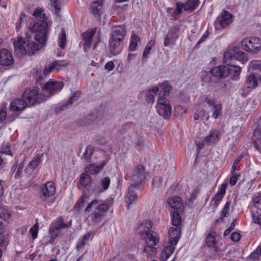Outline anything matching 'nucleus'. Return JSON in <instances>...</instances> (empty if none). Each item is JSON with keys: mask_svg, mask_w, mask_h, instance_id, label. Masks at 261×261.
<instances>
[{"mask_svg": "<svg viewBox=\"0 0 261 261\" xmlns=\"http://www.w3.org/2000/svg\"><path fill=\"white\" fill-rule=\"evenodd\" d=\"M28 106L27 102L23 98H16L11 102L10 110L12 111L21 112Z\"/></svg>", "mask_w": 261, "mask_h": 261, "instance_id": "nucleus-21", "label": "nucleus"}, {"mask_svg": "<svg viewBox=\"0 0 261 261\" xmlns=\"http://www.w3.org/2000/svg\"><path fill=\"white\" fill-rule=\"evenodd\" d=\"M23 167L24 163L23 162L18 164V168L14 175L15 178H19L21 176Z\"/></svg>", "mask_w": 261, "mask_h": 261, "instance_id": "nucleus-57", "label": "nucleus"}, {"mask_svg": "<svg viewBox=\"0 0 261 261\" xmlns=\"http://www.w3.org/2000/svg\"><path fill=\"white\" fill-rule=\"evenodd\" d=\"M158 99L156 108L158 114L165 119L170 118L172 113V107L170 101L166 96H168L172 90V86L168 81H164L159 84Z\"/></svg>", "mask_w": 261, "mask_h": 261, "instance_id": "nucleus-3", "label": "nucleus"}, {"mask_svg": "<svg viewBox=\"0 0 261 261\" xmlns=\"http://www.w3.org/2000/svg\"><path fill=\"white\" fill-rule=\"evenodd\" d=\"M140 41V38L136 34L132 35L128 50L129 51H135L137 48L138 42Z\"/></svg>", "mask_w": 261, "mask_h": 261, "instance_id": "nucleus-34", "label": "nucleus"}, {"mask_svg": "<svg viewBox=\"0 0 261 261\" xmlns=\"http://www.w3.org/2000/svg\"><path fill=\"white\" fill-rule=\"evenodd\" d=\"M180 31V25L177 24L172 27L165 38L164 45L168 46L169 45H174L175 41L178 38V33Z\"/></svg>", "mask_w": 261, "mask_h": 261, "instance_id": "nucleus-16", "label": "nucleus"}, {"mask_svg": "<svg viewBox=\"0 0 261 261\" xmlns=\"http://www.w3.org/2000/svg\"><path fill=\"white\" fill-rule=\"evenodd\" d=\"M184 9L183 3L177 2L176 3V9L171 15V17L175 20L176 16L180 15Z\"/></svg>", "mask_w": 261, "mask_h": 261, "instance_id": "nucleus-37", "label": "nucleus"}, {"mask_svg": "<svg viewBox=\"0 0 261 261\" xmlns=\"http://www.w3.org/2000/svg\"><path fill=\"white\" fill-rule=\"evenodd\" d=\"M183 212H172L171 214L172 225L176 226L175 228H179L180 230H181V228L180 227V225L181 224L180 215Z\"/></svg>", "mask_w": 261, "mask_h": 261, "instance_id": "nucleus-32", "label": "nucleus"}, {"mask_svg": "<svg viewBox=\"0 0 261 261\" xmlns=\"http://www.w3.org/2000/svg\"><path fill=\"white\" fill-rule=\"evenodd\" d=\"M33 16L38 20H39L41 22H35L32 24L30 23L29 30H32L33 32H37L38 30V25L41 24L43 23L46 24V27H45V30L46 31V36L47 37V34L49 31V26L51 25V23L49 21H47V17L44 12V10L42 8H36L33 13Z\"/></svg>", "mask_w": 261, "mask_h": 261, "instance_id": "nucleus-10", "label": "nucleus"}, {"mask_svg": "<svg viewBox=\"0 0 261 261\" xmlns=\"http://www.w3.org/2000/svg\"><path fill=\"white\" fill-rule=\"evenodd\" d=\"M55 192V184L53 181H48L46 184H43L41 187L40 198L41 200L46 202L47 204L50 205L54 200H50L49 198L54 195Z\"/></svg>", "mask_w": 261, "mask_h": 261, "instance_id": "nucleus-11", "label": "nucleus"}, {"mask_svg": "<svg viewBox=\"0 0 261 261\" xmlns=\"http://www.w3.org/2000/svg\"><path fill=\"white\" fill-rule=\"evenodd\" d=\"M91 234L90 233H87L85 234L83 239L77 243L76 248L77 250H80L82 249L86 244V242L90 239Z\"/></svg>", "mask_w": 261, "mask_h": 261, "instance_id": "nucleus-41", "label": "nucleus"}, {"mask_svg": "<svg viewBox=\"0 0 261 261\" xmlns=\"http://www.w3.org/2000/svg\"><path fill=\"white\" fill-rule=\"evenodd\" d=\"M51 6L55 9V14L59 16L61 10V0H50Z\"/></svg>", "mask_w": 261, "mask_h": 261, "instance_id": "nucleus-40", "label": "nucleus"}, {"mask_svg": "<svg viewBox=\"0 0 261 261\" xmlns=\"http://www.w3.org/2000/svg\"><path fill=\"white\" fill-rule=\"evenodd\" d=\"M12 53L6 48L0 49V65L2 66H9L14 64Z\"/></svg>", "mask_w": 261, "mask_h": 261, "instance_id": "nucleus-17", "label": "nucleus"}, {"mask_svg": "<svg viewBox=\"0 0 261 261\" xmlns=\"http://www.w3.org/2000/svg\"><path fill=\"white\" fill-rule=\"evenodd\" d=\"M252 218L253 219V222L254 223L261 225V214L258 215H256L254 213H252Z\"/></svg>", "mask_w": 261, "mask_h": 261, "instance_id": "nucleus-58", "label": "nucleus"}, {"mask_svg": "<svg viewBox=\"0 0 261 261\" xmlns=\"http://www.w3.org/2000/svg\"><path fill=\"white\" fill-rule=\"evenodd\" d=\"M7 118V107L5 105L0 110V122L1 123L5 122Z\"/></svg>", "mask_w": 261, "mask_h": 261, "instance_id": "nucleus-50", "label": "nucleus"}, {"mask_svg": "<svg viewBox=\"0 0 261 261\" xmlns=\"http://www.w3.org/2000/svg\"><path fill=\"white\" fill-rule=\"evenodd\" d=\"M42 154H37L34 156L31 162L29 163L27 167L25 169V172H29L31 174L38 167L41 160Z\"/></svg>", "mask_w": 261, "mask_h": 261, "instance_id": "nucleus-25", "label": "nucleus"}, {"mask_svg": "<svg viewBox=\"0 0 261 261\" xmlns=\"http://www.w3.org/2000/svg\"><path fill=\"white\" fill-rule=\"evenodd\" d=\"M22 97L29 106H33L46 100L45 95L39 93L37 89H27L22 93Z\"/></svg>", "mask_w": 261, "mask_h": 261, "instance_id": "nucleus-8", "label": "nucleus"}, {"mask_svg": "<svg viewBox=\"0 0 261 261\" xmlns=\"http://www.w3.org/2000/svg\"><path fill=\"white\" fill-rule=\"evenodd\" d=\"M134 187H135L133 184H132L128 189V194L125 199V201L127 203V206L128 208H129V205L136 199L137 197V194L132 190V189Z\"/></svg>", "mask_w": 261, "mask_h": 261, "instance_id": "nucleus-33", "label": "nucleus"}, {"mask_svg": "<svg viewBox=\"0 0 261 261\" xmlns=\"http://www.w3.org/2000/svg\"><path fill=\"white\" fill-rule=\"evenodd\" d=\"M231 172L232 175L230 177L229 183L231 186H233L236 184L238 178L240 176V174L238 172V170H234L233 171V170H231Z\"/></svg>", "mask_w": 261, "mask_h": 261, "instance_id": "nucleus-46", "label": "nucleus"}, {"mask_svg": "<svg viewBox=\"0 0 261 261\" xmlns=\"http://www.w3.org/2000/svg\"><path fill=\"white\" fill-rule=\"evenodd\" d=\"M49 231L50 233V236H52L53 238L57 237L60 232V231L58 229H55V227L53 226L52 224L49 228Z\"/></svg>", "mask_w": 261, "mask_h": 261, "instance_id": "nucleus-56", "label": "nucleus"}, {"mask_svg": "<svg viewBox=\"0 0 261 261\" xmlns=\"http://www.w3.org/2000/svg\"><path fill=\"white\" fill-rule=\"evenodd\" d=\"M169 245L166 246L161 254V260L166 261L175 250V246L177 244L180 238V229L179 228L170 227L169 229Z\"/></svg>", "mask_w": 261, "mask_h": 261, "instance_id": "nucleus-7", "label": "nucleus"}, {"mask_svg": "<svg viewBox=\"0 0 261 261\" xmlns=\"http://www.w3.org/2000/svg\"><path fill=\"white\" fill-rule=\"evenodd\" d=\"M208 35H209V33L208 32V31H206L204 34L202 36V37H201V38L198 41V42H197V44L195 46V47H196L198 45H199V44H200L201 43H202L203 42L205 41V40H206V39L207 38V37L208 36Z\"/></svg>", "mask_w": 261, "mask_h": 261, "instance_id": "nucleus-61", "label": "nucleus"}, {"mask_svg": "<svg viewBox=\"0 0 261 261\" xmlns=\"http://www.w3.org/2000/svg\"><path fill=\"white\" fill-rule=\"evenodd\" d=\"M224 195V194L217 192V193L213 197L212 202L214 201V204L213 205L214 209H216L217 208Z\"/></svg>", "mask_w": 261, "mask_h": 261, "instance_id": "nucleus-42", "label": "nucleus"}, {"mask_svg": "<svg viewBox=\"0 0 261 261\" xmlns=\"http://www.w3.org/2000/svg\"><path fill=\"white\" fill-rule=\"evenodd\" d=\"M230 237H231V239L232 241L237 242L240 240L241 235L238 232H233L231 234Z\"/></svg>", "mask_w": 261, "mask_h": 261, "instance_id": "nucleus-63", "label": "nucleus"}, {"mask_svg": "<svg viewBox=\"0 0 261 261\" xmlns=\"http://www.w3.org/2000/svg\"><path fill=\"white\" fill-rule=\"evenodd\" d=\"M147 172L145 171V167L141 165H138L133 170L132 178L134 182V186L136 187L138 185L145 181Z\"/></svg>", "mask_w": 261, "mask_h": 261, "instance_id": "nucleus-13", "label": "nucleus"}, {"mask_svg": "<svg viewBox=\"0 0 261 261\" xmlns=\"http://www.w3.org/2000/svg\"><path fill=\"white\" fill-rule=\"evenodd\" d=\"M261 77L259 73L251 72L246 76L245 84L249 89H254L258 86V81H260Z\"/></svg>", "mask_w": 261, "mask_h": 261, "instance_id": "nucleus-19", "label": "nucleus"}, {"mask_svg": "<svg viewBox=\"0 0 261 261\" xmlns=\"http://www.w3.org/2000/svg\"><path fill=\"white\" fill-rule=\"evenodd\" d=\"M210 72L217 79L229 77L232 80L237 81L240 79L241 68L232 64L222 65L212 68Z\"/></svg>", "mask_w": 261, "mask_h": 261, "instance_id": "nucleus-6", "label": "nucleus"}, {"mask_svg": "<svg viewBox=\"0 0 261 261\" xmlns=\"http://www.w3.org/2000/svg\"><path fill=\"white\" fill-rule=\"evenodd\" d=\"M53 226L55 227V229H58L60 231L62 229H65L69 228L71 226V223H65L62 217L58 218L52 224Z\"/></svg>", "mask_w": 261, "mask_h": 261, "instance_id": "nucleus-31", "label": "nucleus"}, {"mask_svg": "<svg viewBox=\"0 0 261 261\" xmlns=\"http://www.w3.org/2000/svg\"><path fill=\"white\" fill-rule=\"evenodd\" d=\"M114 63L112 61L107 62L105 65V69L108 71H112L114 69Z\"/></svg>", "mask_w": 261, "mask_h": 261, "instance_id": "nucleus-62", "label": "nucleus"}, {"mask_svg": "<svg viewBox=\"0 0 261 261\" xmlns=\"http://www.w3.org/2000/svg\"><path fill=\"white\" fill-rule=\"evenodd\" d=\"M133 125V123L131 122H126L121 126L119 132L121 134H125L131 129Z\"/></svg>", "mask_w": 261, "mask_h": 261, "instance_id": "nucleus-47", "label": "nucleus"}, {"mask_svg": "<svg viewBox=\"0 0 261 261\" xmlns=\"http://www.w3.org/2000/svg\"><path fill=\"white\" fill-rule=\"evenodd\" d=\"M163 178L161 176H155L152 181V187L154 188H159L162 184Z\"/></svg>", "mask_w": 261, "mask_h": 261, "instance_id": "nucleus-49", "label": "nucleus"}, {"mask_svg": "<svg viewBox=\"0 0 261 261\" xmlns=\"http://www.w3.org/2000/svg\"><path fill=\"white\" fill-rule=\"evenodd\" d=\"M253 201L254 206L261 210V193H258V196L253 197Z\"/></svg>", "mask_w": 261, "mask_h": 261, "instance_id": "nucleus-52", "label": "nucleus"}, {"mask_svg": "<svg viewBox=\"0 0 261 261\" xmlns=\"http://www.w3.org/2000/svg\"><path fill=\"white\" fill-rule=\"evenodd\" d=\"M199 3V0H187L185 3H183L184 10L192 13L197 9Z\"/></svg>", "mask_w": 261, "mask_h": 261, "instance_id": "nucleus-28", "label": "nucleus"}, {"mask_svg": "<svg viewBox=\"0 0 261 261\" xmlns=\"http://www.w3.org/2000/svg\"><path fill=\"white\" fill-rule=\"evenodd\" d=\"M236 223H237V220L236 219L233 220L230 226L224 231V236H227L231 232V231L234 229V228L236 225Z\"/></svg>", "mask_w": 261, "mask_h": 261, "instance_id": "nucleus-60", "label": "nucleus"}, {"mask_svg": "<svg viewBox=\"0 0 261 261\" xmlns=\"http://www.w3.org/2000/svg\"><path fill=\"white\" fill-rule=\"evenodd\" d=\"M53 69L54 68L52 67L51 64L49 65L48 66H45L43 70V74L45 76H47L48 74L51 72Z\"/></svg>", "mask_w": 261, "mask_h": 261, "instance_id": "nucleus-64", "label": "nucleus"}, {"mask_svg": "<svg viewBox=\"0 0 261 261\" xmlns=\"http://www.w3.org/2000/svg\"><path fill=\"white\" fill-rule=\"evenodd\" d=\"M232 21V15L225 10L222 11L221 16H219L216 20V22L219 23L220 26L223 28L229 25Z\"/></svg>", "mask_w": 261, "mask_h": 261, "instance_id": "nucleus-18", "label": "nucleus"}, {"mask_svg": "<svg viewBox=\"0 0 261 261\" xmlns=\"http://www.w3.org/2000/svg\"><path fill=\"white\" fill-rule=\"evenodd\" d=\"M152 225L151 221L146 220L138 228L141 238L145 240L146 244L142 251L143 253L148 252L151 257L155 255L157 249L154 246L159 242L158 233L150 229Z\"/></svg>", "mask_w": 261, "mask_h": 261, "instance_id": "nucleus-2", "label": "nucleus"}, {"mask_svg": "<svg viewBox=\"0 0 261 261\" xmlns=\"http://www.w3.org/2000/svg\"><path fill=\"white\" fill-rule=\"evenodd\" d=\"M213 108L214 109V111L212 117L215 119H218L220 116H221L222 115V105L220 103H217V105H215V106L213 107Z\"/></svg>", "mask_w": 261, "mask_h": 261, "instance_id": "nucleus-38", "label": "nucleus"}, {"mask_svg": "<svg viewBox=\"0 0 261 261\" xmlns=\"http://www.w3.org/2000/svg\"><path fill=\"white\" fill-rule=\"evenodd\" d=\"M38 224H35L33 227H31L30 229V232L31 233L32 236V238L33 239H35L37 238L38 236Z\"/></svg>", "mask_w": 261, "mask_h": 261, "instance_id": "nucleus-54", "label": "nucleus"}, {"mask_svg": "<svg viewBox=\"0 0 261 261\" xmlns=\"http://www.w3.org/2000/svg\"><path fill=\"white\" fill-rule=\"evenodd\" d=\"M242 49L251 54H256L261 50V39L257 37H247L241 41Z\"/></svg>", "mask_w": 261, "mask_h": 261, "instance_id": "nucleus-9", "label": "nucleus"}, {"mask_svg": "<svg viewBox=\"0 0 261 261\" xmlns=\"http://www.w3.org/2000/svg\"><path fill=\"white\" fill-rule=\"evenodd\" d=\"M109 209V206L107 203H98V200L94 199L88 203L84 212L94 224H97L101 221Z\"/></svg>", "mask_w": 261, "mask_h": 261, "instance_id": "nucleus-5", "label": "nucleus"}, {"mask_svg": "<svg viewBox=\"0 0 261 261\" xmlns=\"http://www.w3.org/2000/svg\"><path fill=\"white\" fill-rule=\"evenodd\" d=\"M52 67L54 69H56L57 70H59L61 67H66L69 65V63L66 61L63 60H57L51 63Z\"/></svg>", "mask_w": 261, "mask_h": 261, "instance_id": "nucleus-43", "label": "nucleus"}, {"mask_svg": "<svg viewBox=\"0 0 261 261\" xmlns=\"http://www.w3.org/2000/svg\"><path fill=\"white\" fill-rule=\"evenodd\" d=\"M91 177L88 174L83 173L81 174L79 183L82 186L87 187L91 184Z\"/></svg>", "mask_w": 261, "mask_h": 261, "instance_id": "nucleus-35", "label": "nucleus"}, {"mask_svg": "<svg viewBox=\"0 0 261 261\" xmlns=\"http://www.w3.org/2000/svg\"><path fill=\"white\" fill-rule=\"evenodd\" d=\"M251 141L254 147H261V129L259 127L254 130L251 137Z\"/></svg>", "mask_w": 261, "mask_h": 261, "instance_id": "nucleus-29", "label": "nucleus"}, {"mask_svg": "<svg viewBox=\"0 0 261 261\" xmlns=\"http://www.w3.org/2000/svg\"><path fill=\"white\" fill-rule=\"evenodd\" d=\"M111 180L109 177H105L100 180V186L102 188V191H106L109 188Z\"/></svg>", "mask_w": 261, "mask_h": 261, "instance_id": "nucleus-48", "label": "nucleus"}, {"mask_svg": "<svg viewBox=\"0 0 261 261\" xmlns=\"http://www.w3.org/2000/svg\"><path fill=\"white\" fill-rule=\"evenodd\" d=\"M221 79H218L216 80L215 84L217 85V87H218V89L216 90L219 91H225L227 89V86L225 81L220 80Z\"/></svg>", "mask_w": 261, "mask_h": 261, "instance_id": "nucleus-44", "label": "nucleus"}, {"mask_svg": "<svg viewBox=\"0 0 261 261\" xmlns=\"http://www.w3.org/2000/svg\"><path fill=\"white\" fill-rule=\"evenodd\" d=\"M66 45V32L64 29H62L61 35L59 38V46L62 49H64Z\"/></svg>", "mask_w": 261, "mask_h": 261, "instance_id": "nucleus-39", "label": "nucleus"}, {"mask_svg": "<svg viewBox=\"0 0 261 261\" xmlns=\"http://www.w3.org/2000/svg\"><path fill=\"white\" fill-rule=\"evenodd\" d=\"M126 32V28L124 24L112 28L109 44L110 52L113 55L116 56L121 52Z\"/></svg>", "mask_w": 261, "mask_h": 261, "instance_id": "nucleus-4", "label": "nucleus"}, {"mask_svg": "<svg viewBox=\"0 0 261 261\" xmlns=\"http://www.w3.org/2000/svg\"><path fill=\"white\" fill-rule=\"evenodd\" d=\"M106 163V161H103L98 165L89 164L85 167V171L90 174H97L103 169Z\"/></svg>", "mask_w": 261, "mask_h": 261, "instance_id": "nucleus-24", "label": "nucleus"}, {"mask_svg": "<svg viewBox=\"0 0 261 261\" xmlns=\"http://www.w3.org/2000/svg\"><path fill=\"white\" fill-rule=\"evenodd\" d=\"M98 118L97 113H92L88 115L83 120L79 119L77 120V124L80 126L90 125L93 124L94 122Z\"/></svg>", "mask_w": 261, "mask_h": 261, "instance_id": "nucleus-27", "label": "nucleus"}, {"mask_svg": "<svg viewBox=\"0 0 261 261\" xmlns=\"http://www.w3.org/2000/svg\"><path fill=\"white\" fill-rule=\"evenodd\" d=\"M103 0L94 1L91 5V9L95 17H99L102 13Z\"/></svg>", "mask_w": 261, "mask_h": 261, "instance_id": "nucleus-23", "label": "nucleus"}, {"mask_svg": "<svg viewBox=\"0 0 261 261\" xmlns=\"http://www.w3.org/2000/svg\"><path fill=\"white\" fill-rule=\"evenodd\" d=\"M215 77L217 78L215 75H212L210 71H202L201 72L200 79L201 81L205 84H209L210 86H214L216 81Z\"/></svg>", "mask_w": 261, "mask_h": 261, "instance_id": "nucleus-26", "label": "nucleus"}, {"mask_svg": "<svg viewBox=\"0 0 261 261\" xmlns=\"http://www.w3.org/2000/svg\"><path fill=\"white\" fill-rule=\"evenodd\" d=\"M84 150L83 151L82 158L86 161L89 162L91 156L93 152V148H83Z\"/></svg>", "mask_w": 261, "mask_h": 261, "instance_id": "nucleus-45", "label": "nucleus"}, {"mask_svg": "<svg viewBox=\"0 0 261 261\" xmlns=\"http://www.w3.org/2000/svg\"><path fill=\"white\" fill-rule=\"evenodd\" d=\"M0 153L11 157H12L14 154V152L10 149V148H0Z\"/></svg>", "mask_w": 261, "mask_h": 261, "instance_id": "nucleus-55", "label": "nucleus"}, {"mask_svg": "<svg viewBox=\"0 0 261 261\" xmlns=\"http://www.w3.org/2000/svg\"><path fill=\"white\" fill-rule=\"evenodd\" d=\"M230 205V202L227 201L222 209L220 215H221L223 217H227L229 215V208Z\"/></svg>", "mask_w": 261, "mask_h": 261, "instance_id": "nucleus-51", "label": "nucleus"}, {"mask_svg": "<svg viewBox=\"0 0 261 261\" xmlns=\"http://www.w3.org/2000/svg\"><path fill=\"white\" fill-rule=\"evenodd\" d=\"M81 94V92L76 91L67 100L68 103L72 105L74 101H76Z\"/></svg>", "mask_w": 261, "mask_h": 261, "instance_id": "nucleus-53", "label": "nucleus"}, {"mask_svg": "<svg viewBox=\"0 0 261 261\" xmlns=\"http://www.w3.org/2000/svg\"><path fill=\"white\" fill-rule=\"evenodd\" d=\"M224 58L234 59L242 62H246L248 61V55L245 53L241 51L236 46L230 47L224 54Z\"/></svg>", "mask_w": 261, "mask_h": 261, "instance_id": "nucleus-15", "label": "nucleus"}, {"mask_svg": "<svg viewBox=\"0 0 261 261\" xmlns=\"http://www.w3.org/2000/svg\"><path fill=\"white\" fill-rule=\"evenodd\" d=\"M243 157H244V155L243 154H241L234 161V162L232 165V168H231V170H233V171H234V170H237V166L238 165L240 161L243 159Z\"/></svg>", "mask_w": 261, "mask_h": 261, "instance_id": "nucleus-59", "label": "nucleus"}, {"mask_svg": "<svg viewBox=\"0 0 261 261\" xmlns=\"http://www.w3.org/2000/svg\"><path fill=\"white\" fill-rule=\"evenodd\" d=\"M46 26L45 23L38 25L37 32L28 30L25 33L24 39L22 37H18L17 41L14 42L15 51L22 55L27 54L30 56L35 55L45 44L47 39Z\"/></svg>", "mask_w": 261, "mask_h": 261, "instance_id": "nucleus-1", "label": "nucleus"}, {"mask_svg": "<svg viewBox=\"0 0 261 261\" xmlns=\"http://www.w3.org/2000/svg\"><path fill=\"white\" fill-rule=\"evenodd\" d=\"M64 85L62 82L50 80L43 86L42 90H44L48 95L45 96L46 100L52 96L58 93L61 91Z\"/></svg>", "mask_w": 261, "mask_h": 261, "instance_id": "nucleus-12", "label": "nucleus"}, {"mask_svg": "<svg viewBox=\"0 0 261 261\" xmlns=\"http://www.w3.org/2000/svg\"><path fill=\"white\" fill-rule=\"evenodd\" d=\"M159 91L158 87L154 86L151 88L149 89L146 91V95L145 96L146 101L148 103H152L154 101V96L156 95L157 92Z\"/></svg>", "mask_w": 261, "mask_h": 261, "instance_id": "nucleus-30", "label": "nucleus"}, {"mask_svg": "<svg viewBox=\"0 0 261 261\" xmlns=\"http://www.w3.org/2000/svg\"><path fill=\"white\" fill-rule=\"evenodd\" d=\"M220 139V132L218 130H211L209 135L205 137L201 141L195 140L197 147H203L204 146H214Z\"/></svg>", "mask_w": 261, "mask_h": 261, "instance_id": "nucleus-14", "label": "nucleus"}, {"mask_svg": "<svg viewBox=\"0 0 261 261\" xmlns=\"http://www.w3.org/2000/svg\"><path fill=\"white\" fill-rule=\"evenodd\" d=\"M168 203L173 209V212H183L184 204L181 198L178 196H172L168 198Z\"/></svg>", "mask_w": 261, "mask_h": 261, "instance_id": "nucleus-20", "label": "nucleus"}, {"mask_svg": "<svg viewBox=\"0 0 261 261\" xmlns=\"http://www.w3.org/2000/svg\"><path fill=\"white\" fill-rule=\"evenodd\" d=\"M216 235V232L215 231H211L206 237L205 243L210 249L218 251L217 242L215 238Z\"/></svg>", "mask_w": 261, "mask_h": 261, "instance_id": "nucleus-22", "label": "nucleus"}, {"mask_svg": "<svg viewBox=\"0 0 261 261\" xmlns=\"http://www.w3.org/2000/svg\"><path fill=\"white\" fill-rule=\"evenodd\" d=\"M96 32V28H93L88 29L82 35L83 40H92V37Z\"/></svg>", "mask_w": 261, "mask_h": 261, "instance_id": "nucleus-36", "label": "nucleus"}]
</instances>
